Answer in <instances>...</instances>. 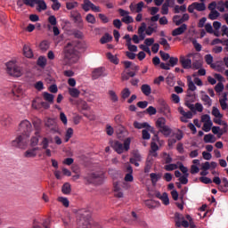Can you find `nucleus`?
<instances>
[{
    "mask_svg": "<svg viewBox=\"0 0 228 228\" xmlns=\"http://www.w3.org/2000/svg\"><path fill=\"white\" fill-rule=\"evenodd\" d=\"M195 100H188V98L185 99V106L191 110V111H195V105H193L191 102H194Z\"/></svg>",
    "mask_w": 228,
    "mask_h": 228,
    "instance_id": "nucleus-47",
    "label": "nucleus"
},
{
    "mask_svg": "<svg viewBox=\"0 0 228 228\" xmlns=\"http://www.w3.org/2000/svg\"><path fill=\"white\" fill-rule=\"evenodd\" d=\"M86 179L89 184H102V181H104V173L101 171L91 173L86 176Z\"/></svg>",
    "mask_w": 228,
    "mask_h": 228,
    "instance_id": "nucleus-3",
    "label": "nucleus"
},
{
    "mask_svg": "<svg viewBox=\"0 0 228 228\" xmlns=\"http://www.w3.org/2000/svg\"><path fill=\"white\" fill-rule=\"evenodd\" d=\"M188 29V25L186 24H182L180 27L175 28L172 32L171 35L172 37H179L180 35H183V33Z\"/></svg>",
    "mask_w": 228,
    "mask_h": 228,
    "instance_id": "nucleus-17",
    "label": "nucleus"
},
{
    "mask_svg": "<svg viewBox=\"0 0 228 228\" xmlns=\"http://www.w3.org/2000/svg\"><path fill=\"white\" fill-rule=\"evenodd\" d=\"M201 101H203L205 106L209 107V106H211V104H213V102H212L211 98L208 94H202L201 95Z\"/></svg>",
    "mask_w": 228,
    "mask_h": 228,
    "instance_id": "nucleus-37",
    "label": "nucleus"
},
{
    "mask_svg": "<svg viewBox=\"0 0 228 228\" xmlns=\"http://www.w3.org/2000/svg\"><path fill=\"white\" fill-rule=\"evenodd\" d=\"M33 1H34L35 4H37L38 12L47 10V4H45V1H44V0H33Z\"/></svg>",
    "mask_w": 228,
    "mask_h": 228,
    "instance_id": "nucleus-25",
    "label": "nucleus"
},
{
    "mask_svg": "<svg viewBox=\"0 0 228 228\" xmlns=\"http://www.w3.org/2000/svg\"><path fill=\"white\" fill-rule=\"evenodd\" d=\"M68 92L70 97H73V99H77V97L81 95V91H79V89L75 87H69Z\"/></svg>",
    "mask_w": 228,
    "mask_h": 228,
    "instance_id": "nucleus-21",
    "label": "nucleus"
},
{
    "mask_svg": "<svg viewBox=\"0 0 228 228\" xmlns=\"http://www.w3.org/2000/svg\"><path fill=\"white\" fill-rule=\"evenodd\" d=\"M219 102H220V106H221L222 110H227L228 105H227V95L226 94L224 95L223 99L219 100Z\"/></svg>",
    "mask_w": 228,
    "mask_h": 228,
    "instance_id": "nucleus-46",
    "label": "nucleus"
},
{
    "mask_svg": "<svg viewBox=\"0 0 228 228\" xmlns=\"http://www.w3.org/2000/svg\"><path fill=\"white\" fill-rule=\"evenodd\" d=\"M48 22H49V24H51V26H56V24H58L56 16H54V15L49 16Z\"/></svg>",
    "mask_w": 228,
    "mask_h": 228,
    "instance_id": "nucleus-63",
    "label": "nucleus"
},
{
    "mask_svg": "<svg viewBox=\"0 0 228 228\" xmlns=\"http://www.w3.org/2000/svg\"><path fill=\"white\" fill-rule=\"evenodd\" d=\"M25 158H37V151L33 149H29L24 152Z\"/></svg>",
    "mask_w": 228,
    "mask_h": 228,
    "instance_id": "nucleus-44",
    "label": "nucleus"
},
{
    "mask_svg": "<svg viewBox=\"0 0 228 228\" xmlns=\"http://www.w3.org/2000/svg\"><path fill=\"white\" fill-rule=\"evenodd\" d=\"M123 65L125 67V69H130V70H132V72H138V70H140V66L129 61H123Z\"/></svg>",
    "mask_w": 228,
    "mask_h": 228,
    "instance_id": "nucleus-18",
    "label": "nucleus"
},
{
    "mask_svg": "<svg viewBox=\"0 0 228 228\" xmlns=\"http://www.w3.org/2000/svg\"><path fill=\"white\" fill-rule=\"evenodd\" d=\"M162 158L167 165L172 163L173 161L172 157H170V155L167 152H163Z\"/></svg>",
    "mask_w": 228,
    "mask_h": 228,
    "instance_id": "nucleus-55",
    "label": "nucleus"
},
{
    "mask_svg": "<svg viewBox=\"0 0 228 228\" xmlns=\"http://www.w3.org/2000/svg\"><path fill=\"white\" fill-rule=\"evenodd\" d=\"M134 76H136V72L127 71L126 73H123L121 77L123 81H127L130 77H134Z\"/></svg>",
    "mask_w": 228,
    "mask_h": 228,
    "instance_id": "nucleus-35",
    "label": "nucleus"
},
{
    "mask_svg": "<svg viewBox=\"0 0 228 228\" xmlns=\"http://www.w3.org/2000/svg\"><path fill=\"white\" fill-rule=\"evenodd\" d=\"M203 140L205 143H215V142H216V138H215V135H213V134H205Z\"/></svg>",
    "mask_w": 228,
    "mask_h": 228,
    "instance_id": "nucleus-30",
    "label": "nucleus"
},
{
    "mask_svg": "<svg viewBox=\"0 0 228 228\" xmlns=\"http://www.w3.org/2000/svg\"><path fill=\"white\" fill-rule=\"evenodd\" d=\"M43 98L46 102H49L50 104H53L54 102V94H51L47 92L43 93Z\"/></svg>",
    "mask_w": 228,
    "mask_h": 228,
    "instance_id": "nucleus-29",
    "label": "nucleus"
},
{
    "mask_svg": "<svg viewBox=\"0 0 228 228\" xmlns=\"http://www.w3.org/2000/svg\"><path fill=\"white\" fill-rule=\"evenodd\" d=\"M175 227H181V222L184 220V216L180 213L175 214Z\"/></svg>",
    "mask_w": 228,
    "mask_h": 228,
    "instance_id": "nucleus-28",
    "label": "nucleus"
},
{
    "mask_svg": "<svg viewBox=\"0 0 228 228\" xmlns=\"http://www.w3.org/2000/svg\"><path fill=\"white\" fill-rule=\"evenodd\" d=\"M220 17V12H218V11L214 10V11H210V13L208 14V19H210V20H216V19H218Z\"/></svg>",
    "mask_w": 228,
    "mask_h": 228,
    "instance_id": "nucleus-42",
    "label": "nucleus"
},
{
    "mask_svg": "<svg viewBox=\"0 0 228 228\" xmlns=\"http://www.w3.org/2000/svg\"><path fill=\"white\" fill-rule=\"evenodd\" d=\"M23 54L26 58H33V51L26 45L23 46Z\"/></svg>",
    "mask_w": 228,
    "mask_h": 228,
    "instance_id": "nucleus-32",
    "label": "nucleus"
},
{
    "mask_svg": "<svg viewBox=\"0 0 228 228\" xmlns=\"http://www.w3.org/2000/svg\"><path fill=\"white\" fill-rule=\"evenodd\" d=\"M159 55H160L161 60H163V61H167V60H170V54L167 53L163 51L159 52Z\"/></svg>",
    "mask_w": 228,
    "mask_h": 228,
    "instance_id": "nucleus-61",
    "label": "nucleus"
},
{
    "mask_svg": "<svg viewBox=\"0 0 228 228\" xmlns=\"http://www.w3.org/2000/svg\"><path fill=\"white\" fill-rule=\"evenodd\" d=\"M167 126V119L165 118H159L156 121V126L158 129H162Z\"/></svg>",
    "mask_w": 228,
    "mask_h": 228,
    "instance_id": "nucleus-34",
    "label": "nucleus"
},
{
    "mask_svg": "<svg viewBox=\"0 0 228 228\" xmlns=\"http://www.w3.org/2000/svg\"><path fill=\"white\" fill-rule=\"evenodd\" d=\"M161 173L156 174V173H151L150 174V179L151 181V184H157L158 181H159V179H161Z\"/></svg>",
    "mask_w": 228,
    "mask_h": 228,
    "instance_id": "nucleus-27",
    "label": "nucleus"
},
{
    "mask_svg": "<svg viewBox=\"0 0 228 228\" xmlns=\"http://www.w3.org/2000/svg\"><path fill=\"white\" fill-rule=\"evenodd\" d=\"M191 69H194V70H199V69L202 68V61L195 60L191 62Z\"/></svg>",
    "mask_w": 228,
    "mask_h": 228,
    "instance_id": "nucleus-48",
    "label": "nucleus"
},
{
    "mask_svg": "<svg viewBox=\"0 0 228 228\" xmlns=\"http://www.w3.org/2000/svg\"><path fill=\"white\" fill-rule=\"evenodd\" d=\"M75 105L78 110H82L83 111H88V110H90V106H88V103L83 99H77L75 102Z\"/></svg>",
    "mask_w": 228,
    "mask_h": 228,
    "instance_id": "nucleus-16",
    "label": "nucleus"
},
{
    "mask_svg": "<svg viewBox=\"0 0 228 228\" xmlns=\"http://www.w3.org/2000/svg\"><path fill=\"white\" fill-rule=\"evenodd\" d=\"M173 22L175 26H183L184 20L182 19L181 15H175L173 17Z\"/></svg>",
    "mask_w": 228,
    "mask_h": 228,
    "instance_id": "nucleus-38",
    "label": "nucleus"
},
{
    "mask_svg": "<svg viewBox=\"0 0 228 228\" xmlns=\"http://www.w3.org/2000/svg\"><path fill=\"white\" fill-rule=\"evenodd\" d=\"M72 189L70 188V183H66L62 185L61 191L64 195H69Z\"/></svg>",
    "mask_w": 228,
    "mask_h": 228,
    "instance_id": "nucleus-40",
    "label": "nucleus"
},
{
    "mask_svg": "<svg viewBox=\"0 0 228 228\" xmlns=\"http://www.w3.org/2000/svg\"><path fill=\"white\" fill-rule=\"evenodd\" d=\"M37 65L38 67H45L47 65V59L44 56H40L38 59H37Z\"/></svg>",
    "mask_w": 228,
    "mask_h": 228,
    "instance_id": "nucleus-45",
    "label": "nucleus"
},
{
    "mask_svg": "<svg viewBox=\"0 0 228 228\" xmlns=\"http://www.w3.org/2000/svg\"><path fill=\"white\" fill-rule=\"evenodd\" d=\"M144 31L148 37H151L152 33L158 31V26L155 23H151Z\"/></svg>",
    "mask_w": 228,
    "mask_h": 228,
    "instance_id": "nucleus-23",
    "label": "nucleus"
},
{
    "mask_svg": "<svg viewBox=\"0 0 228 228\" xmlns=\"http://www.w3.org/2000/svg\"><path fill=\"white\" fill-rule=\"evenodd\" d=\"M11 145L16 149H26V141H24V136L18 135L14 140L12 141Z\"/></svg>",
    "mask_w": 228,
    "mask_h": 228,
    "instance_id": "nucleus-8",
    "label": "nucleus"
},
{
    "mask_svg": "<svg viewBox=\"0 0 228 228\" xmlns=\"http://www.w3.org/2000/svg\"><path fill=\"white\" fill-rule=\"evenodd\" d=\"M119 15L123 17L121 19V22H124L125 24H133L134 22V20L132 16H129V12L124 10V9H118V10Z\"/></svg>",
    "mask_w": 228,
    "mask_h": 228,
    "instance_id": "nucleus-9",
    "label": "nucleus"
},
{
    "mask_svg": "<svg viewBox=\"0 0 228 228\" xmlns=\"http://www.w3.org/2000/svg\"><path fill=\"white\" fill-rule=\"evenodd\" d=\"M52 142V140H49L47 137H44L41 145L43 151H45V155L47 156V158H51L53 156L51 150L49 149V142Z\"/></svg>",
    "mask_w": 228,
    "mask_h": 228,
    "instance_id": "nucleus-11",
    "label": "nucleus"
},
{
    "mask_svg": "<svg viewBox=\"0 0 228 228\" xmlns=\"http://www.w3.org/2000/svg\"><path fill=\"white\" fill-rule=\"evenodd\" d=\"M112 40H113V37H111V35H110L109 33H106L101 37L100 42L101 44H108Z\"/></svg>",
    "mask_w": 228,
    "mask_h": 228,
    "instance_id": "nucleus-33",
    "label": "nucleus"
},
{
    "mask_svg": "<svg viewBox=\"0 0 228 228\" xmlns=\"http://www.w3.org/2000/svg\"><path fill=\"white\" fill-rule=\"evenodd\" d=\"M212 115L214 117H216V118H222V117H224L221 113H220V110H218V108L216 107H213L212 109Z\"/></svg>",
    "mask_w": 228,
    "mask_h": 228,
    "instance_id": "nucleus-50",
    "label": "nucleus"
},
{
    "mask_svg": "<svg viewBox=\"0 0 228 228\" xmlns=\"http://www.w3.org/2000/svg\"><path fill=\"white\" fill-rule=\"evenodd\" d=\"M179 62L182 65L183 69H184L185 70L191 69V59H188L184 55H181L179 58Z\"/></svg>",
    "mask_w": 228,
    "mask_h": 228,
    "instance_id": "nucleus-14",
    "label": "nucleus"
},
{
    "mask_svg": "<svg viewBox=\"0 0 228 228\" xmlns=\"http://www.w3.org/2000/svg\"><path fill=\"white\" fill-rule=\"evenodd\" d=\"M174 12L175 13H184V12H186V4H183V5H175L174 8Z\"/></svg>",
    "mask_w": 228,
    "mask_h": 228,
    "instance_id": "nucleus-43",
    "label": "nucleus"
},
{
    "mask_svg": "<svg viewBox=\"0 0 228 228\" xmlns=\"http://www.w3.org/2000/svg\"><path fill=\"white\" fill-rule=\"evenodd\" d=\"M193 5L195 6V10H197V12H204L206 10L205 3L194 2Z\"/></svg>",
    "mask_w": 228,
    "mask_h": 228,
    "instance_id": "nucleus-36",
    "label": "nucleus"
},
{
    "mask_svg": "<svg viewBox=\"0 0 228 228\" xmlns=\"http://www.w3.org/2000/svg\"><path fill=\"white\" fill-rule=\"evenodd\" d=\"M159 133H162V134H164V136H170V134H172V129H170V127H168V126H166L160 129H159Z\"/></svg>",
    "mask_w": 228,
    "mask_h": 228,
    "instance_id": "nucleus-41",
    "label": "nucleus"
},
{
    "mask_svg": "<svg viewBox=\"0 0 228 228\" xmlns=\"http://www.w3.org/2000/svg\"><path fill=\"white\" fill-rule=\"evenodd\" d=\"M167 172H172V170H177V166L175 164H168L164 167Z\"/></svg>",
    "mask_w": 228,
    "mask_h": 228,
    "instance_id": "nucleus-57",
    "label": "nucleus"
},
{
    "mask_svg": "<svg viewBox=\"0 0 228 228\" xmlns=\"http://www.w3.org/2000/svg\"><path fill=\"white\" fill-rule=\"evenodd\" d=\"M128 133L127 130L124 127H119V131L117 133V137L118 140H126V137L127 136Z\"/></svg>",
    "mask_w": 228,
    "mask_h": 228,
    "instance_id": "nucleus-26",
    "label": "nucleus"
},
{
    "mask_svg": "<svg viewBox=\"0 0 228 228\" xmlns=\"http://www.w3.org/2000/svg\"><path fill=\"white\" fill-rule=\"evenodd\" d=\"M12 117L10 115H4L2 119H1V122H2V126H10V124H12Z\"/></svg>",
    "mask_w": 228,
    "mask_h": 228,
    "instance_id": "nucleus-31",
    "label": "nucleus"
},
{
    "mask_svg": "<svg viewBox=\"0 0 228 228\" xmlns=\"http://www.w3.org/2000/svg\"><path fill=\"white\" fill-rule=\"evenodd\" d=\"M73 20L75 24H77V28H83V18L81 17V15L73 18Z\"/></svg>",
    "mask_w": 228,
    "mask_h": 228,
    "instance_id": "nucleus-49",
    "label": "nucleus"
},
{
    "mask_svg": "<svg viewBox=\"0 0 228 228\" xmlns=\"http://www.w3.org/2000/svg\"><path fill=\"white\" fill-rule=\"evenodd\" d=\"M58 200H59V202H61V204L64 206V208H69V199L60 197L58 199Z\"/></svg>",
    "mask_w": 228,
    "mask_h": 228,
    "instance_id": "nucleus-62",
    "label": "nucleus"
},
{
    "mask_svg": "<svg viewBox=\"0 0 228 228\" xmlns=\"http://www.w3.org/2000/svg\"><path fill=\"white\" fill-rule=\"evenodd\" d=\"M134 181V177L133 176V174L127 173L125 175V182L121 183H115V197L118 199H122L124 198V191L122 188H127V183H133Z\"/></svg>",
    "mask_w": 228,
    "mask_h": 228,
    "instance_id": "nucleus-1",
    "label": "nucleus"
},
{
    "mask_svg": "<svg viewBox=\"0 0 228 228\" xmlns=\"http://www.w3.org/2000/svg\"><path fill=\"white\" fill-rule=\"evenodd\" d=\"M78 4L77 2H68L66 4L67 10H74V8H77Z\"/></svg>",
    "mask_w": 228,
    "mask_h": 228,
    "instance_id": "nucleus-56",
    "label": "nucleus"
},
{
    "mask_svg": "<svg viewBox=\"0 0 228 228\" xmlns=\"http://www.w3.org/2000/svg\"><path fill=\"white\" fill-rule=\"evenodd\" d=\"M141 92H142V94L144 95H146V97H149V95H151V94H152V88H151V86H149L147 84H143L141 86Z\"/></svg>",
    "mask_w": 228,
    "mask_h": 228,
    "instance_id": "nucleus-24",
    "label": "nucleus"
},
{
    "mask_svg": "<svg viewBox=\"0 0 228 228\" xmlns=\"http://www.w3.org/2000/svg\"><path fill=\"white\" fill-rule=\"evenodd\" d=\"M188 175H190V174H186V175H182V176L179 178V182H180L182 184H188Z\"/></svg>",
    "mask_w": 228,
    "mask_h": 228,
    "instance_id": "nucleus-64",
    "label": "nucleus"
},
{
    "mask_svg": "<svg viewBox=\"0 0 228 228\" xmlns=\"http://www.w3.org/2000/svg\"><path fill=\"white\" fill-rule=\"evenodd\" d=\"M39 49L43 51V53H45L47 49H49V42L47 41H42L39 45Z\"/></svg>",
    "mask_w": 228,
    "mask_h": 228,
    "instance_id": "nucleus-52",
    "label": "nucleus"
},
{
    "mask_svg": "<svg viewBox=\"0 0 228 228\" xmlns=\"http://www.w3.org/2000/svg\"><path fill=\"white\" fill-rule=\"evenodd\" d=\"M131 215L133 217V222H134L135 225H139V227H142V228H147V222L140 218V216H138L136 212L132 211Z\"/></svg>",
    "mask_w": 228,
    "mask_h": 228,
    "instance_id": "nucleus-13",
    "label": "nucleus"
},
{
    "mask_svg": "<svg viewBox=\"0 0 228 228\" xmlns=\"http://www.w3.org/2000/svg\"><path fill=\"white\" fill-rule=\"evenodd\" d=\"M86 20L87 22H89V24H95L96 20H95V16H94V14L92 13H88L86 17Z\"/></svg>",
    "mask_w": 228,
    "mask_h": 228,
    "instance_id": "nucleus-54",
    "label": "nucleus"
},
{
    "mask_svg": "<svg viewBox=\"0 0 228 228\" xmlns=\"http://www.w3.org/2000/svg\"><path fill=\"white\" fill-rule=\"evenodd\" d=\"M33 126L36 130L35 134L36 136H38V134H40V131H42V119L35 118L33 120Z\"/></svg>",
    "mask_w": 228,
    "mask_h": 228,
    "instance_id": "nucleus-19",
    "label": "nucleus"
},
{
    "mask_svg": "<svg viewBox=\"0 0 228 228\" xmlns=\"http://www.w3.org/2000/svg\"><path fill=\"white\" fill-rule=\"evenodd\" d=\"M45 127H48V129L55 134V133H58L59 127L58 124H56V121L53 118H48L47 121L45 123Z\"/></svg>",
    "mask_w": 228,
    "mask_h": 228,
    "instance_id": "nucleus-12",
    "label": "nucleus"
},
{
    "mask_svg": "<svg viewBox=\"0 0 228 228\" xmlns=\"http://www.w3.org/2000/svg\"><path fill=\"white\" fill-rule=\"evenodd\" d=\"M145 29H147V25L142 22L141 27L138 28V35L140 40H145Z\"/></svg>",
    "mask_w": 228,
    "mask_h": 228,
    "instance_id": "nucleus-22",
    "label": "nucleus"
},
{
    "mask_svg": "<svg viewBox=\"0 0 228 228\" xmlns=\"http://www.w3.org/2000/svg\"><path fill=\"white\" fill-rule=\"evenodd\" d=\"M19 131L25 136H29L33 131V126L28 119L21 121L19 125Z\"/></svg>",
    "mask_w": 228,
    "mask_h": 228,
    "instance_id": "nucleus-5",
    "label": "nucleus"
},
{
    "mask_svg": "<svg viewBox=\"0 0 228 228\" xmlns=\"http://www.w3.org/2000/svg\"><path fill=\"white\" fill-rule=\"evenodd\" d=\"M101 76H104V68L102 67L97 68L92 72L93 79H99Z\"/></svg>",
    "mask_w": 228,
    "mask_h": 228,
    "instance_id": "nucleus-20",
    "label": "nucleus"
},
{
    "mask_svg": "<svg viewBox=\"0 0 228 228\" xmlns=\"http://www.w3.org/2000/svg\"><path fill=\"white\" fill-rule=\"evenodd\" d=\"M116 151L118 154H122V152H127L131 148V138H126L124 140V143L115 142Z\"/></svg>",
    "mask_w": 228,
    "mask_h": 228,
    "instance_id": "nucleus-6",
    "label": "nucleus"
},
{
    "mask_svg": "<svg viewBox=\"0 0 228 228\" xmlns=\"http://www.w3.org/2000/svg\"><path fill=\"white\" fill-rule=\"evenodd\" d=\"M38 137H40V134L33 136L30 140V145L31 147H37L38 145Z\"/></svg>",
    "mask_w": 228,
    "mask_h": 228,
    "instance_id": "nucleus-58",
    "label": "nucleus"
},
{
    "mask_svg": "<svg viewBox=\"0 0 228 228\" xmlns=\"http://www.w3.org/2000/svg\"><path fill=\"white\" fill-rule=\"evenodd\" d=\"M160 45H163L165 51H170V44L165 37L159 39Z\"/></svg>",
    "mask_w": 228,
    "mask_h": 228,
    "instance_id": "nucleus-39",
    "label": "nucleus"
},
{
    "mask_svg": "<svg viewBox=\"0 0 228 228\" xmlns=\"http://www.w3.org/2000/svg\"><path fill=\"white\" fill-rule=\"evenodd\" d=\"M82 9L84 10V12H90V10H92L93 12H95L96 13L101 12V7L96 6L90 0H84V2L82 4Z\"/></svg>",
    "mask_w": 228,
    "mask_h": 228,
    "instance_id": "nucleus-7",
    "label": "nucleus"
},
{
    "mask_svg": "<svg viewBox=\"0 0 228 228\" xmlns=\"http://www.w3.org/2000/svg\"><path fill=\"white\" fill-rule=\"evenodd\" d=\"M177 63H179V58L170 57L168 63L167 64L164 62L160 63V69H162L163 70H170V67H175Z\"/></svg>",
    "mask_w": 228,
    "mask_h": 228,
    "instance_id": "nucleus-10",
    "label": "nucleus"
},
{
    "mask_svg": "<svg viewBox=\"0 0 228 228\" xmlns=\"http://www.w3.org/2000/svg\"><path fill=\"white\" fill-rule=\"evenodd\" d=\"M7 67V74L10 76H13L14 77H20L22 76V69L17 64H15V61H11L6 63Z\"/></svg>",
    "mask_w": 228,
    "mask_h": 228,
    "instance_id": "nucleus-4",
    "label": "nucleus"
},
{
    "mask_svg": "<svg viewBox=\"0 0 228 228\" xmlns=\"http://www.w3.org/2000/svg\"><path fill=\"white\" fill-rule=\"evenodd\" d=\"M174 4H175V0H166L161 8L162 15H168V8L174 7Z\"/></svg>",
    "mask_w": 228,
    "mask_h": 228,
    "instance_id": "nucleus-15",
    "label": "nucleus"
},
{
    "mask_svg": "<svg viewBox=\"0 0 228 228\" xmlns=\"http://www.w3.org/2000/svg\"><path fill=\"white\" fill-rule=\"evenodd\" d=\"M65 58L69 60V63H77L79 60V53L76 47H74V43H68L64 48Z\"/></svg>",
    "mask_w": 228,
    "mask_h": 228,
    "instance_id": "nucleus-2",
    "label": "nucleus"
},
{
    "mask_svg": "<svg viewBox=\"0 0 228 228\" xmlns=\"http://www.w3.org/2000/svg\"><path fill=\"white\" fill-rule=\"evenodd\" d=\"M72 134H74V129L72 128H68L66 134H65V142H69L70 138H72Z\"/></svg>",
    "mask_w": 228,
    "mask_h": 228,
    "instance_id": "nucleus-53",
    "label": "nucleus"
},
{
    "mask_svg": "<svg viewBox=\"0 0 228 228\" xmlns=\"http://www.w3.org/2000/svg\"><path fill=\"white\" fill-rule=\"evenodd\" d=\"M121 95H122V99H127V97L131 95V91L129 90V88H125L122 90Z\"/></svg>",
    "mask_w": 228,
    "mask_h": 228,
    "instance_id": "nucleus-60",
    "label": "nucleus"
},
{
    "mask_svg": "<svg viewBox=\"0 0 228 228\" xmlns=\"http://www.w3.org/2000/svg\"><path fill=\"white\" fill-rule=\"evenodd\" d=\"M160 200H162V202L165 206H168V204H170V200L168 199V193L164 192L162 194Z\"/></svg>",
    "mask_w": 228,
    "mask_h": 228,
    "instance_id": "nucleus-51",
    "label": "nucleus"
},
{
    "mask_svg": "<svg viewBox=\"0 0 228 228\" xmlns=\"http://www.w3.org/2000/svg\"><path fill=\"white\" fill-rule=\"evenodd\" d=\"M211 127H213V122L204 123L203 131H205V133H209Z\"/></svg>",
    "mask_w": 228,
    "mask_h": 228,
    "instance_id": "nucleus-59",
    "label": "nucleus"
}]
</instances>
